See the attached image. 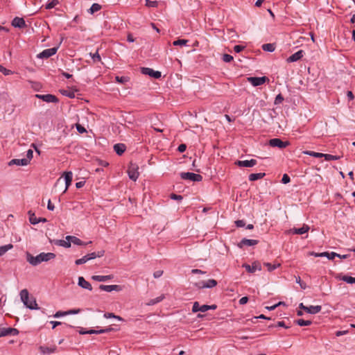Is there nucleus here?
<instances>
[{
    "instance_id": "f257e3e1",
    "label": "nucleus",
    "mask_w": 355,
    "mask_h": 355,
    "mask_svg": "<svg viewBox=\"0 0 355 355\" xmlns=\"http://www.w3.org/2000/svg\"><path fill=\"white\" fill-rule=\"evenodd\" d=\"M55 257V254L52 252H42L38 255L34 257L30 253L26 254V260L32 266H37L42 262H46L49 260L53 259Z\"/></svg>"
},
{
    "instance_id": "f03ea898",
    "label": "nucleus",
    "mask_w": 355,
    "mask_h": 355,
    "mask_svg": "<svg viewBox=\"0 0 355 355\" xmlns=\"http://www.w3.org/2000/svg\"><path fill=\"white\" fill-rule=\"evenodd\" d=\"M20 299L24 303V306L31 310H37L40 308L37 304L36 300L33 296L29 295V293L27 289H23L19 293Z\"/></svg>"
},
{
    "instance_id": "7ed1b4c3",
    "label": "nucleus",
    "mask_w": 355,
    "mask_h": 355,
    "mask_svg": "<svg viewBox=\"0 0 355 355\" xmlns=\"http://www.w3.org/2000/svg\"><path fill=\"white\" fill-rule=\"evenodd\" d=\"M139 167L137 164L130 163L128 169V177L130 180L133 181H136L139 177V171H138Z\"/></svg>"
},
{
    "instance_id": "20e7f679",
    "label": "nucleus",
    "mask_w": 355,
    "mask_h": 355,
    "mask_svg": "<svg viewBox=\"0 0 355 355\" xmlns=\"http://www.w3.org/2000/svg\"><path fill=\"white\" fill-rule=\"evenodd\" d=\"M180 177L183 180H189L193 182H200L202 179V177L200 175L190 172L181 173Z\"/></svg>"
},
{
    "instance_id": "39448f33",
    "label": "nucleus",
    "mask_w": 355,
    "mask_h": 355,
    "mask_svg": "<svg viewBox=\"0 0 355 355\" xmlns=\"http://www.w3.org/2000/svg\"><path fill=\"white\" fill-rule=\"evenodd\" d=\"M290 144L289 141H283L279 138L271 139L269 141V145L272 147H277L279 148H285Z\"/></svg>"
},
{
    "instance_id": "423d86ee",
    "label": "nucleus",
    "mask_w": 355,
    "mask_h": 355,
    "mask_svg": "<svg viewBox=\"0 0 355 355\" xmlns=\"http://www.w3.org/2000/svg\"><path fill=\"white\" fill-rule=\"evenodd\" d=\"M58 47H53L51 49H46L42 51L41 53L37 54V57L38 58L44 59L49 58L51 56L55 55L58 51Z\"/></svg>"
},
{
    "instance_id": "0eeeda50",
    "label": "nucleus",
    "mask_w": 355,
    "mask_h": 355,
    "mask_svg": "<svg viewBox=\"0 0 355 355\" xmlns=\"http://www.w3.org/2000/svg\"><path fill=\"white\" fill-rule=\"evenodd\" d=\"M248 80L253 86L257 87V86H259V85L264 84L266 82L268 81L269 79L266 76L249 77V78H248Z\"/></svg>"
},
{
    "instance_id": "6e6552de",
    "label": "nucleus",
    "mask_w": 355,
    "mask_h": 355,
    "mask_svg": "<svg viewBox=\"0 0 355 355\" xmlns=\"http://www.w3.org/2000/svg\"><path fill=\"white\" fill-rule=\"evenodd\" d=\"M299 307L300 309L304 310L306 313H310V314L318 313L322 309V306L320 305L306 306H304L303 303H300L299 305Z\"/></svg>"
},
{
    "instance_id": "1a4fd4ad",
    "label": "nucleus",
    "mask_w": 355,
    "mask_h": 355,
    "mask_svg": "<svg viewBox=\"0 0 355 355\" xmlns=\"http://www.w3.org/2000/svg\"><path fill=\"white\" fill-rule=\"evenodd\" d=\"M309 254L311 256H314L315 257H325L327 259H329V260L334 259L336 257H340L339 254H337L336 252H321V253L311 252H310Z\"/></svg>"
},
{
    "instance_id": "9d476101",
    "label": "nucleus",
    "mask_w": 355,
    "mask_h": 355,
    "mask_svg": "<svg viewBox=\"0 0 355 355\" xmlns=\"http://www.w3.org/2000/svg\"><path fill=\"white\" fill-rule=\"evenodd\" d=\"M141 71L144 75H148L155 78H159L162 76L161 72L159 71H154L153 69L148 67H142Z\"/></svg>"
},
{
    "instance_id": "9b49d317",
    "label": "nucleus",
    "mask_w": 355,
    "mask_h": 355,
    "mask_svg": "<svg viewBox=\"0 0 355 355\" xmlns=\"http://www.w3.org/2000/svg\"><path fill=\"white\" fill-rule=\"evenodd\" d=\"M18 334L19 331L15 328H0V338L9 335L16 336Z\"/></svg>"
},
{
    "instance_id": "f8f14e48",
    "label": "nucleus",
    "mask_w": 355,
    "mask_h": 355,
    "mask_svg": "<svg viewBox=\"0 0 355 355\" xmlns=\"http://www.w3.org/2000/svg\"><path fill=\"white\" fill-rule=\"evenodd\" d=\"M35 97L47 103H57V97L52 94H36Z\"/></svg>"
},
{
    "instance_id": "ddd939ff",
    "label": "nucleus",
    "mask_w": 355,
    "mask_h": 355,
    "mask_svg": "<svg viewBox=\"0 0 355 355\" xmlns=\"http://www.w3.org/2000/svg\"><path fill=\"white\" fill-rule=\"evenodd\" d=\"M243 267L245 268V270L250 273H254L256 271L261 270V264L259 262H254L251 266L247 263L243 265Z\"/></svg>"
},
{
    "instance_id": "4468645a",
    "label": "nucleus",
    "mask_w": 355,
    "mask_h": 355,
    "mask_svg": "<svg viewBox=\"0 0 355 355\" xmlns=\"http://www.w3.org/2000/svg\"><path fill=\"white\" fill-rule=\"evenodd\" d=\"M197 285L199 288H214V286H216L217 285V282L215 279H208L207 281L200 282L199 283H198Z\"/></svg>"
},
{
    "instance_id": "2eb2a0df",
    "label": "nucleus",
    "mask_w": 355,
    "mask_h": 355,
    "mask_svg": "<svg viewBox=\"0 0 355 355\" xmlns=\"http://www.w3.org/2000/svg\"><path fill=\"white\" fill-rule=\"evenodd\" d=\"M235 164L239 167H253L257 164V160L252 159L250 160H238Z\"/></svg>"
},
{
    "instance_id": "dca6fc26",
    "label": "nucleus",
    "mask_w": 355,
    "mask_h": 355,
    "mask_svg": "<svg viewBox=\"0 0 355 355\" xmlns=\"http://www.w3.org/2000/svg\"><path fill=\"white\" fill-rule=\"evenodd\" d=\"M99 288L101 291H103L105 292H112L114 291H121V287L119 285H103V284H101V285H100Z\"/></svg>"
},
{
    "instance_id": "f3484780",
    "label": "nucleus",
    "mask_w": 355,
    "mask_h": 355,
    "mask_svg": "<svg viewBox=\"0 0 355 355\" xmlns=\"http://www.w3.org/2000/svg\"><path fill=\"white\" fill-rule=\"evenodd\" d=\"M304 54V51L302 50H300L296 53H293V55H291L290 57H288L286 61L288 62H294L298 61L303 57Z\"/></svg>"
},
{
    "instance_id": "a211bd4d",
    "label": "nucleus",
    "mask_w": 355,
    "mask_h": 355,
    "mask_svg": "<svg viewBox=\"0 0 355 355\" xmlns=\"http://www.w3.org/2000/svg\"><path fill=\"white\" fill-rule=\"evenodd\" d=\"M29 215V221L31 224L35 225L40 222H46V219L45 218H37L34 213H32L31 211H28Z\"/></svg>"
},
{
    "instance_id": "6ab92c4d",
    "label": "nucleus",
    "mask_w": 355,
    "mask_h": 355,
    "mask_svg": "<svg viewBox=\"0 0 355 355\" xmlns=\"http://www.w3.org/2000/svg\"><path fill=\"white\" fill-rule=\"evenodd\" d=\"M78 284L83 288L87 289L88 291L92 290V286L91 284L89 282L86 281L83 277H78Z\"/></svg>"
},
{
    "instance_id": "aec40b11",
    "label": "nucleus",
    "mask_w": 355,
    "mask_h": 355,
    "mask_svg": "<svg viewBox=\"0 0 355 355\" xmlns=\"http://www.w3.org/2000/svg\"><path fill=\"white\" fill-rule=\"evenodd\" d=\"M257 240L243 239L239 243V247L243 248V246H252L257 245Z\"/></svg>"
},
{
    "instance_id": "412c9836",
    "label": "nucleus",
    "mask_w": 355,
    "mask_h": 355,
    "mask_svg": "<svg viewBox=\"0 0 355 355\" xmlns=\"http://www.w3.org/2000/svg\"><path fill=\"white\" fill-rule=\"evenodd\" d=\"M26 166L28 164V159H13L10 161L9 165Z\"/></svg>"
},
{
    "instance_id": "4be33fe9",
    "label": "nucleus",
    "mask_w": 355,
    "mask_h": 355,
    "mask_svg": "<svg viewBox=\"0 0 355 355\" xmlns=\"http://www.w3.org/2000/svg\"><path fill=\"white\" fill-rule=\"evenodd\" d=\"M12 25L14 27L23 28L26 26V23L23 18L16 17L13 19Z\"/></svg>"
},
{
    "instance_id": "5701e85b",
    "label": "nucleus",
    "mask_w": 355,
    "mask_h": 355,
    "mask_svg": "<svg viewBox=\"0 0 355 355\" xmlns=\"http://www.w3.org/2000/svg\"><path fill=\"white\" fill-rule=\"evenodd\" d=\"M309 227L307 225H303L300 228H293L291 230V232L295 234H303L306 233L309 230Z\"/></svg>"
},
{
    "instance_id": "b1692460",
    "label": "nucleus",
    "mask_w": 355,
    "mask_h": 355,
    "mask_svg": "<svg viewBox=\"0 0 355 355\" xmlns=\"http://www.w3.org/2000/svg\"><path fill=\"white\" fill-rule=\"evenodd\" d=\"M72 177H73V173L71 171H68V172L64 173V178L65 184H66L65 189H64V192H65L68 189L69 187L70 186L71 181H72Z\"/></svg>"
},
{
    "instance_id": "393cba45",
    "label": "nucleus",
    "mask_w": 355,
    "mask_h": 355,
    "mask_svg": "<svg viewBox=\"0 0 355 355\" xmlns=\"http://www.w3.org/2000/svg\"><path fill=\"white\" fill-rule=\"evenodd\" d=\"M114 278L112 275H94L92 279L97 282H106Z\"/></svg>"
},
{
    "instance_id": "a878e982",
    "label": "nucleus",
    "mask_w": 355,
    "mask_h": 355,
    "mask_svg": "<svg viewBox=\"0 0 355 355\" xmlns=\"http://www.w3.org/2000/svg\"><path fill=\"white\" fill-rule=\"evenodd\" d=\"M56 346L55 345H53L51 347H44V346H41L40 347V350L41 352V353L44 354H52V353H54L55 351H56Z\"/></svg>"
},
{
    "instance_id": "bb28decb",
    "label": "nucleus",
    "mask_w": 355,
    "mask_h": 355,
    "mask_svg": "<svg viewBox=\"0 0 355 355\" xmlns=\"http://www.w3.org/2000/svg\"><path fill=\"white\" fill-rule=\"evenodd\" d=\"M337 279L345 282L347 284H355V277H349L347 275H339L336 277Z\"/></svg>"
},
{
    "instance_id": "cd10ccee",
    "label": "nucleus",
    "mask_w": 355,
    "mask_h": 355,
    "mask_svg": "<svg viewBox=\"0 0 355 355\" xmlns=\"http://www.w3.org/2000/svg\"><path fill=\"white\" fill-rule=\"evenodd\" d=\"M67 240H71V244L73 243L77 245H85L86 243L83 242L80 239L73 236H66Z\"/></svg>"
},
{
    "instance_id": "c85d7f7f",
    "label": "nucleus",
    "mask_w": 355,
    "mask_h": 355,
    "mask_svg": "<svg viewBox=\"0 0 355 355\" xmlns=\"http://www.w3.org/2000/svg\"><path fill=\"white\" fill-rule=\"evenodd\" d=\"M114 150L116 154L121 155L125 150V146L123 144H116L114 146Z\"/></svg>"
},
{
    "instance_id": "c756f323",
    "label": "nucleus",
    "mask_w": 355,
    "mask_h": 355,
    "mask_svg": "<svg viewBox=\"0 0 355 355\" xmlns=\"http://www.w3.org/2000/svg\"><path fill=\"white\" fill-rule=\"evenodd\" d=\"M265 175L266 174L264 173H251L249 175L248 178H249L250 181H255V180L261 179L262 178H263L265 176Z\"/></svg>"
},
{
    "instance_id": "7c9ffc66",
    "label": "nucleus",
    "mask_w": 355,
    "mask_h": 355,
    "mask_svg": "<svg viewBox=\"0 0 355 355\" xmlns=\"http://www.w3.org/2000/svg\"><path fill=\"white\" fill-rule=\"evenodd\" d=\"M104 254H105L104 250H100L97 252H94L87 254V256H89L88 257L89 258V260H92V259H96V257H102L104 255Z\"/></svg>"
},
{
    "instance_id": "2f4dec72",
    "label": "nucleus",
    "mask_w": 355,
    "mask_h": 355,
    "mask_svg": "<svg viewBox=\"0 0 355 355\" xmlns=\"http://www.w3.org/2000/svg\"><path fill=\"white\" fill-rule=\"evenodd\" d=\"M164 299V295H162L155 299H152V300H150L147 303H146V305L147 306H153L157 303H159L161 301H162Z\"/></svg>"
},
{
    "instance_id": "473e14b6",
    "label": "nucleus",
    "mask_w": 355,
    "mask_h": 355,
    "mask_svg": "<svg viewBox=\"0 0 355 355\" xmlns=\"http://www.w3.org/2000/svg\"><path fill=\"white\" fill-rule=\"evenodd\" d=\"M55 243L64 248L71 247V240H67L66 239L64 240H58Z\"/></svg>"
},
{
    "instance_id": "72a5a7b5",
    "label": "nucleus",
    "mask_w": 355,
    "mask_h": 355,
    "mask_svg": "<svg viewBox=\"0 0 355 355\" xmlns=\"http://www.w3.org/2000/svg\"><path fill=\"white\" fill-rule=\"evenodd\" d=\"M13 248L12 244H8L3 246H0V257L5 254L9 250Z\"/></svg>"
},
{
    "instance_id": "f704fd0d",
    "label": "nucleus",
    "mask_w": 355,
    "mask_h": 355,
    "mask_svg": "<svg viewBox=\"0 0 355 355\" xmlns=\"http://www.w3.org/2000/svg\"><path fill=\"white\" fill-rule=\"evenodd\" d=\"M262 49L265 51L273 52L275 49L273 44H264L262 46Z\"/></svg>"
},
{
    "instance_id": "c9c22d12",
    "label": "nucleus",
    "mask_w": 355,
    "mask_h": 355,
    "mask_svg": "<svg viewBox=\"0 0 355 355\" xmlns=\"http://www.w3.org/2000/svg\"><path fill=\"white\" fill-rule=\"evenodd\" d=\"M59 3L58 0H51L49 1L46 5L45 6L46 9H51L54 7H55Z\"/></svg>"
},
{
    "instance_id": "e433bc0d",
    "label": "nucleus",
    "mask_w": 355,
    "mask_h": 355,
    "mask_svg": "<svg viewBox=\"0 0 355 355\" xmlns=\"http://www.w3.org/2000/svg\"><path fill=\"white\" fill-rule=\"evenodd\" d=\"M264 266L267 268L268 270L271 272L280 266V263L271 264L270 263H264Z\"/></svg>"
},
{
    "instance_id": "4c0bfd02",
    "label": "nucleus",
    "mask_w": 355,
    "mask_h": 355,
    "mask_svg": "<svg viewBox=\"0 0 355 355\" xmlns=\"http://www.w3.org/2000/svg\"><path fill=\"white\" fill-rule=\"evenodd\" d=\"M88 257L89 256H87V254H86L84 257H83L82 258L76 259L75 261V263L76 265H81V264L85 263L86 262L89 261V258Z\"/></svg>"
},
{
    "instance_id": "58836bf2",
    "label": "nucleus",
    "mask_w": 355,
    "mask_h": 355,
    "mask_svg": "<svg viewBox=\"0 0 355 355\" xmlns=\"http://www.w3.org/2000/svg\"><path fill=\"white\" fill-rule=\"evenodd\" d=\"M304 153L313 157H324V153H316L313 151H306Z\"/></svg>"
},
{
    "instance_id": "ea45409f",
    "label": "nucleus",
    "mask_w": 355,
    "mask_h": 355,
    "mask_svg": "<svg viewBox=\"0 0 355 355\" xmlns=\"http://www.w3.org/2000/svg\"><path fill=\"white\" fill-rule=\"evenodd\" d=\"M108 331H109V329H102L100 330L90 329V330L87 331V334H103V333L107 332Z\"/></svg>"
},
{
    "instance_id": "a19ab883",
    "label": "nucleus",
    "mask_w": 355,
    "mask_h": 355,
    "mask_svg": "<svg viewBox=\"0 0 355 355\" xmlns=\"http://www.w3.org/2000/svg\"><path fill=\"white\" fill-rule=\"evenodd\" d=\"M227 36L228 39H232L234 37H238V35L236 31L233 29H227Z\"/></svg>"
},
{
    "instance_id": "79ce46f5",
    "label": "nucleus",
    "mask_w": 355,
    "mask_h": 355,
    "mask_svg": "<svg viewBox=\"0 0 355 355\" xmlns=\"http://www.w3.org/2000/svg\"><path fill=\"white\" fill-rule=\"evenodd\" d=\"M0 72L3 73L5 76L13 74L14 72L10 69L5 68L3 66L0 64Z\"/></svg>"
},
{
    "instance_id": "37998d69",
    "label": "nucleus",
    "mask_w": 355,
    "mask_h": 355,
    "mask_svg": "<svg viewBox=\"0 0 355 355\" xmlns=\"http://www.w3.org/2000/svg\"><path fill=\"white\" fill-rule=\"evenodd\" d=\"M324 158L326 161L338 160L340 159L339 156L332 155L330 154H324Z\"/></svg>"
},
{
    "instance_id": "c03bdc74",
    "label": "nucleus",
    "mask_w": 355,
    "mask_h": 355,
    "mask_svg": "<svg viewBox=\"0 0 355 355\" xmlns=\"http://www.w3.org/2000/svg\"><path fill=\"white\" fill-rule=\"evenodd\" d=\"M101 6L98 3H93L91 6L89 11L91 14H93L101 9Z\"/></svg>"
},
{
    "instance_id": "a18cd8bd",
    "label": "nucleus",
    "mask_w": 355,
    "mask_h": 355,
    "mask_svg": "<svg viewBox=\"0 0 355 355\" xmlns=\"http://www.w3.org/2000/svg\"><path fill=\"white\" fill-rule=\"evenodd\" d=\"M89 55L91 56V58H92V60H94V62H100L101 60V56H100L99 53H98V51H96L94 53H90Z\"/></svg>"
},
{
    "instance_id": "49530a36",
    "label": "nucleus",
    "mask_w": 355,
    "mask_h": 355,
    "mask_svg": "<svg viewBox=\"0 0 355 355\" xmlns=\"http://www.w3.org/2000/svg\"><path fill=\"white\" fill-rule=\"evenodd\" d=\"M296 323L300 326H309L311 324V321L299 319L296 321Z\"/></svg>"
},
{
    "instance_id": "de8ad7c7",
    "label": "nucleus",
    "mask_w": 355,
    "mask_h": 355,
    "mask_svg": "<svg viewBox=\"0 0 355 355\" xmlns=\"http://www.w3.org/2000/svg\"><path fill=\"white\" fill-rule=\"evenodd\" d=\"M188 43L187 40H177L173 42L174 46H184Z\"/></svg>"
},
{
    "instance_id": "09e8293b",
    "label": "nucleus",
    "mask_w": 355,
    "mask_h": 355,
    "mask_svg": "<svg viewBox=\"0 0 355 355\" xmlns=\"http://www.w3.org/2000/svg\"><path fill=\"white\" fill-rule=\"evenodd\" d=\"M283 101H284V97L282 96V95L281 94H279L276 96L274 103L275 105H279V104H281L283 102Z\"/></svg>"
},
{
    "instance_id": "8fccbe9b",
    "label": "nucleus",
    "mask_w": 355,
    "mask_h": 355,
    "mask_svg": "<svg viewBox=\"0 0 355 355\" xmlns=\"http://www.w3.org/2000/svg\"><path fill=\"white\" fill-rule=\"evenodd\" d=\"M296 283H297L298 284H300V287L302 289H306V283H304V282H302L301 280V278L300 277H296Z\"/></svg>"
},
{
    "instance_id": "3c124183",
    "label": "nucleus",
    "mask_w": 355,
    "mask_h": 355,
    "mask_svg": "<svg viewBox=\"0 0 355 355\" xmlns=\"http://www.w3.org/2000/svg\"><path fill=\"white\" fill-rule=\"evenodd\" d=\"M146 6L148 7H157V2L155 1L146 0Z\"/></svg>"
},
{
    "instance_id": "603ef678",
    "label": "nucleus",
    "mask_w": 355,
    "mask_h": 355,
    "mask_svg": "<svg viewBox=\"0 0 355 355\" xmlns=\"http://www.w3.org/2000/svg\"><path fill=\"white\" fill-rule=\"evenodd\" d=\"M76 130L77 131L79 132V133H85L87 132L86 129L83 126L81 125L79 123H76Z\"/></svg>"
},
{
    "instance_id": "864d4df0",
    "label": "nucleus",
    "mask_w": 355,
    "mask_h": 355,
    "mask_svg": "<svg viewBox=\"0 0 355 355\" xmlns=\"http://www.w3.org/2000/svg\"><path fill=\"white\" fill-rule=\"evenodd\" d=\"M200 306L199 303L198 302H195L193 304V307H192V311L193 313H196L198 311H200Z\"/></svg>"
},
{
    "instance_id": "5fc2aeb1",
    "label": "nucleus",
    "mask_w": 355,
    "mask_h": 355,
    "mask_svg": "<svg viewBox=\"0 0 355 355\" xmlns=\"http://www.w3.org/2000/svg\"><path fill=\"white\" fill-rule=\"evenodd\" d=\"M233 60V57L229 54H224L223 55V60L225 62H230Z\"/></svg>"
},
{
    "instance_id": "6e6d98bb",
    "label": "nucleus",
    "mask_w": 355,
    "mask_h": 355,
    "mask_svg": "<svg viewBox=\"0 0 355 355\" xmlns=\"http://www.w3.org/2000/svg\"><path fill=\"white\" fill-rule=\"evenodd\" d=\"M116 81L120 83H124L128 81V78L124 76H116Z\"/></svg>"
},
{
    "instance_id": "4d7b16f0",
    "label": "nucleus",
    "mask_w": 355,
    "mask_h": 355,
    "mask_svg": "<svg viewBox=\"0 0 355 355\" xmlns=\"http://www.w3.org/2000/svg\"><path fill=\"white\" fill-rule=\"evenodd\" d=\"M291 179L290 177L287 174H284L282 177V182L284 184H287L290 182Z\"/></svg>"
},
{
    "instance_id": "13d9d810",
    "label": "nucleus",
    "mask_w": 355,
    "mask_h": 355,
    "mask_svg": "<svg viewBox=\"0 0 355 355\" xmlns=\"http://www.w3.org/2000/svg\"><path fill=\"white\" fill-rule=\"evenodd\" d=\"M245 49V46H241V45H236L234 46V50L235 52L236 53H240L241 51H242L243 49Z\"/></svg>"
},
{
    "instance_id": "bf43d9fd",
    "label": "nucleus",
    "mask_w": 355,
    "mask_h": 355,
    "mask_svg": "<svg viewBox=\"0 0 355 355\" xmlns=\"http://www.w3.org/2000/svg\"><path fill=\"white\" fill-rule=\"evenodd\" d=\"M33 151L31 149H29L26 153V158L28 159V163L30 162L31 159L33 158Z\"/></svg>"
},
{
    "instance_id": "052dcab7",
    "label": "nucleus",
    "mask_w": 355,
    "mask_h": 355,
    "mask_svg": "<svg viewBox=\"0 0 355 355\" xmlns=\"http://www.w3.org/2000/svg\"><path fill=\"white\" fill-rule=\"evenodd\" d=\"M67 315V311H58L53 315L55 318H60L61 316Z\"/></svg>"
},
{
    "instance_id": "680f3d73",
    "label": "nucleus",
    "mask_w": 355,
    "mask_h": 355,
    "mask_svg": "<svg viewBox=\"0 0 355 355\" xmlns=\"http://www.w3.org/2000/svg\"><path fill=\"white\" fill-rule=\"evenodd\" d=\"M209 310H210L209 305H205V304L202 305V306H200V312H203V313H204V312H206V311H209Z\"/></svg>"
},
{
    "instance_id": "e2e57ef3",
    "label": "nucleus",
    "mask_w": 355,
    "mask_h": 355,
    "mask_svg": "<svg viewBox=\"0 0 355 355\" xmlns=\"http://www.w3.org/2000/svg\"><path fill=\"white\" fill-rule=\"evenodd\" d=\"M235 224L238 227H241L245 226V222L243 220H238L235 221Z\"/></svg>"
},
{
    "instance_id": "0e129e2a",
    "label": "nucleus",
    "mask_w": 355,
    "mask_h": 355,
    "mask_svg": "<svg viewBox=\"0 0 355 355\" xmlns=\"http://www.w3.org/2000/svg\"><path fill=\"white\" fill-rule=\"evenodd\" d=\"M171 198L173 199V200H182L183 198L182 196L180 195H177V194H175V193H172L171 195Z\"/></svg>"
},
{
    "instance_id": "69168bd1",
    "label": "nucleus",
    "mask_w": 355,
    "mask_h": 355,
    "mask_svg": "<svg viewBox=\"0 0 355 355\" xmlns=\"http://www.w3.org/2000/svg\"><path fill=\"white\" fill-rule=\"evenodd\" d=\"M186 148H187V146L185 144H182L178 146V150L179 152L183 153L185 151Z\"/></svg>"
},
{
    "instance_id": "338daca9",
    "label": "nucleus",
    "mask_w": 355,
    "mask_h": 355,
    "mask_svg": "<svg viewBox=\"0 0 355 355\" xmlns=\"http://www.w3.org/2000/svg\"><path fill=\"white\" fill-rule=\"evenodd\" d=\"M163 274L162 270H157L153 273V276L155 278H159Z\"/></svg>"
},
{
    "instance_id": "774afa93",
    "label": "nucleus",
    "mask_w": 355,
    "mask_h": 355,
    "mask_svg": "<svg viewBox=\"0 0 355 355\" xmlns=\"http://www.w3.org/2000/svg\"><path fill=\"white\" fill-rule=\"evenodd\" d=\"M248 297H243L239 300V304L241 305H243V304H246L248 302Z\"/></svg>"
}]
</instances>
